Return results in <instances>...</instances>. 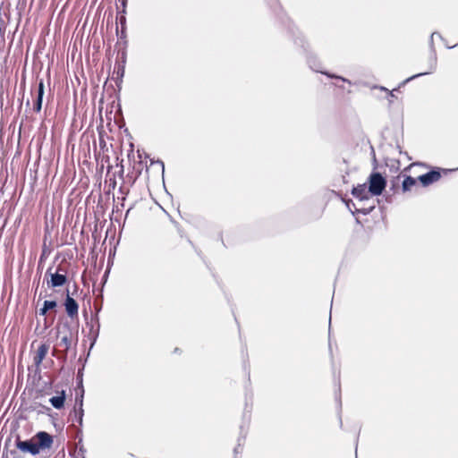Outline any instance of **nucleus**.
<instances>
[{
    "instance_id": "obj_1",
    "label": "nucleus",
    "mask_w": 458,
    "mask_h": 458,
    "mask_svg": "<svg viewBox=\"0 0 458 458\" xmlns=\"http://www.w3.org/2000/svg\"><path fill=\"white\" fill-rule=\"evenodd\" d=\"M386 185V179L378 173H373L369 178V191L372 196L380 195Z\"/></svg>"
},
{
    "instance_id": "obj_13",
    "label": "nucleus",
    "mask_w": 458,
    "mask_h": 458,
    "mask_svg": "<svg viewBox=\"0 0 458 458\" xmlns=\"http://www.w3.org/2000/svg\"><path fill=\"white\" fill-rule=\"evenodd\" d=\"M75 412L78 413V422L80 425L82 424V417H83V409H82V398L80 400V407L79 410H75Z\"/></svg>"
},
{
    "instance_id": "obj_7",
    "label": "nucleus",
    "mask_w": 458,
    "mask_h": 458,
    "mask_svg": "<svg viewBox=\"0 0 458 458\" xmlns=\"http://www.w3.org/2000/svg\"><path fill=\"white\" fill-rule=\"evenodd\" d=\"M64 305L69 317L73 318L78 314V304L75 300L69 295H67Z\"/></svg>"
},
{
    "instance_id": "obj_16",
    "label": "nucleus",
    "mask_w": 458,
    "mask_h": 458,
    "mask_svg": "<svg viewBox=\"0 0 458 458\" xmlns=\"http://www.w3.org/2000/svg\"><path fill=\"white\" fill-rule=\"evenodd\" d=\"M328 77H331V78H337V79H340L342 80L343 81H347L346 79L344 78H342V77H337V76H335V75H331V74H327Z\"/></svg>"
},
{
    "instance_id": "obj_2",
    "label": "nucleus",
    "mask_w": 458,
    "mask_h": 458,
    "mask_svg": "<svg viewBox=\"0 0 458 458\" xmlns=\"http://www.w3.org/2000/svg\"><path fill=\"white\" fill-rule=\"evenodd\" d=\"M16 446L21 452L30 453L32 455H36L40 452L39 446L34 438L28 441L18 440Z\"/></svg>"
},
{
    "instance_id": "obj_10",
    "label": "nucleus",
    "mask_w": 458,
    "mask_h": 458,
    "mask_svg": "<svg viewBox=\"0 0 458 458\" xmlns=\"http://www.w3.org/2000/svg\"><path fill=\"white\" fill-rule=\"evenodd\" d=\"M43 95H44V84H43V81H40L38 84V98H37L36 103L34 104V109L37 112H39L41 110Z\"/></svg>"
},
{
    "instance_id": "obj_6",
    "label": "nucleus",
    "mask_w": 458,
    "mask_h": 458,
    "mask_svg": "<svg viewBox=\"0 0 458 458\" xmlns=\"http://www.w3.org/2000/svg\"><path fill=\"white\" fill-rule=\"evenodd\" d=\"M49 346L46 344H42L38 346L33 359L35 365L38 366L39 364H41L46 355L47 354Z\"/></svg>"
},
{
    "instance_id": "obj_3",
    "label": "nucleus",
    "mask_w": 458,
    "mask_h": 458,
    "mask_svg": "<svg viewBox=\"0 0 458 458\" xmlns=\"http://www.w3.org/2000/svg\"><path fill=\"white\" fill-rule=\"evenodd\" d=\"M33 438L38 443L39 451L41 449L50 448L53 444L52 437L44 431L38 432Z\"/></svg>"
},
{
    "instance_id": "obj_9",
    "label": "nucleus",
    "mask_w": 458,
    "mask_h": 458,
    "mask_svg": "<svg viewBox=\"0 0 458 458\" xmlns=\"http://www.w3.org/2000/svg\"><path fill=\"white\" fill-rule=\"evenodd\" d=\"M65 282L66 276L64 275L55 273L51 275V279L48 282V284L52 287H58L64 285Z\"/></svg>"
},
{
    "instance_id": "obj_15",
    "label": "nucleus",
    "mask_w": 458,
    "mask_h": 458,
    "mask_svg": "<svg viewBox=\"0 0 458 458\" xmlns=\"http://www.w3.org/2000/svg\"><path fill=\"white\" fill-rule=\"evenodd\" d=\"M62 342H64V344H65V347H66V348H68V346H69V342H68V338H67L66 336H64V337L62 338Z\"/></svg>"
},
{
    "instance_id": "obj_5",
    "label": "nucleus",
    "mask_w": 458,
    "mask_h": 458,
    "mask_svg": "<svg viewBox=\"0 0 458 458\" xmlns=\"http://www.w3.org/2000/svg\"><path fill=\"white\" fill-rule=\"evenodd\" d=\"M440 178V174L436 171L428 172L425 174L420 175L418 177V180L424 185L428 186L437 181H438Z\"/></svg>"
},
{
    "instance_id": "obj_12",
    "label": "nucleus",
    "mask_w": 458,
    "mask_h": 458,
    "mask_svg": "<svg viewBox=\"0 0 458 458\" xmlns=\"http://www.w3.org/2000/svg\"><path fill=\"white\" fill-rule=\"evenodd\" d=\"M416 184V180L411 176H407L403 182V191H408Z\"/></svg>"
},
{
    "instance_id": "obj_11",
    "label": "nucleus",
    "mask_w": 458,
    "mask_h": 458,
    "mask_svg": "<svg viewBox=\"0 0 458 458\" xmlns=\"http://www.w3.org/2000/svg\"><path fill=\"white\" fill-rule=\"evenodd\" d=\"M56 307V301H45L43 308L39 310V315L45 316L47 310Z\"/></svg>"
},
{
    "instance_id": "obj_17",
    "label": "nucleus",
    "mask_w": 458,
    "mask_h": 458,
    "mask_svg": "<svg viewBox=\"0 0 458 458\" xmlns=\"http://www.w3.org/2000/svg\"><path fill=\"white\" fill-rule=\"evenodd\" d=\"M374 208V206L369 207L367 210L363 211L364 214L369 213L370 210Z\"/></svg>"
},
{
    "instance_id": "obj_4",
    "label": "nucleus",
    "mask_w": 458,
    "mask_h": 458,
    "mask_svg": "<svg viewBox=\"0 0 458 458\" xmlns=\"http://www.w3.org/2000/svg\"><path fill=\"white\" fill-rule=\"evenodd\" d=\"M352 195L360 199V200H367L369 199V189H367L366 184H359L358 186L354 187L352 191Z\"/></svg>"
},
{
    "instance_id": "obj_14",
    "label": "nucleus",
    "mask_w": 458,
    "mask_h": 458,
    "mask_svg": "<svg viewBox=\"0 0 458 458\" xmlns=\"http://www.w3.org/2000/svg\"><path fill=\"white\" fill-rule=\"evenodd\" d=\"M428 72H420V73L415 74V75H413V76H411V77L408 78V79L405 81V82L410 81L413 80L414 78H417V77H420V76H422V75H425V74H428Z\"/></svg>"
},
{
    "instance_id": "obj_8",
    "label": "nucleus",
    "mask_w": 458,
    "mask_h": 458,
    "mask_svg": "<svg viewBox=\"0 0 458 458\" xmlns=\"http://www.w3.org/2000/svg\"><path fill=\"white\" fill-rule=\"evenodd\" d=\"M65 392L64 390L57 392V395L49 399L50 403L55 409H62L65 402Z\"/></svg>"
}]
</instances>
